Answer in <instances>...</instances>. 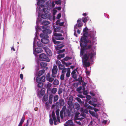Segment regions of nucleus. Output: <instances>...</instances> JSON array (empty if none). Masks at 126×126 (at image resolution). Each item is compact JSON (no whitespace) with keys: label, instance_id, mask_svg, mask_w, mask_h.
I'll return each instance as SVG.
<instances>
[{"label":"nucleus","instance_id":"obj_1","mask_svg":"<svg viewBox=\"0 0 126 126\" xmlns=\"http://www.w3.org/2000/svg\"><path fill=\"white\" fill-rule=\"evenodd\" d=\"M96 31L93 30V31L89 33V35H87V33H83V36L81 37L80 42V45L81 47V42H84L86 44L89 43V44L88 45H86L83 47L85 50H90L92 48V46L96 40V38L95 37Z\"/></svg>","mask_w":126,"mask_h":126},{"label":"nucleus","instance_id":"obj_2","mask_svg":"<svg viewBox=\"0 0 126 126\" xmlns=\"http://www.w3.org/2000/svg\"><path fill=\"white\" fill-rule=\"evenodd\" d=\"M92 47L90 49L91 50L87 52L86 54H85L83 56V58L86 57L88 60L89 59H91L92 58L95 56L96 53L95 51L92 49Z\"/></svg>","mask_w":126,"mask_h":126},{"label":"nucleus","instance_id":"obj_3","mask_svg":"<svg viewBox=\"0 0 126 126\" xmlns=\"http://www.w3.org/2000/svg\"><path fill=\"white\" fill-rule=\"evenodd\" d=\"M40 36L42 38L41 39L42 43L46 44H47L49 43V40L48 39V35H45L44 34L41 33L40 34Z\"/></svg>","mask_w":126,"mask_h":126},{"label":"nucleus","instance_id":"obj_4","mask_svg":"<svg viewBox=\"0 0 126 126\" xmlns=\"http://www.w3.org/2000/svg\"><path fill=\"white\" fill-rule=\"evenodd\" d=\"M48 26L47 27H45L44 26H41V27L43 29L42 32L45 35H48L51 33L52 32L51 30H50L48 29H47Z\"/></svg>","mask_w":126,"mask_h":126},{"label":"nucleus","instance_id":"obj_5","mask_svg":"<svg viewBox=\"0 0 126 126\" xmlns=\"http://www.w3.org/2000/svg\"><path fill=\"white\" fill-rule=\"evenodd\" d=\"M39 57L42 61L48 62H49L50 61L48 56L44 53H42L40 54Z\"/></svg>","mask_w":126,"mask_h":126},{"label":"nucleus","instance_id":"obj_6","mask_svg":"<svg viewBox=\"0 0 126 126\" xmlns=\"http://www.w3.org/2000/svg\"><path fill=\"white\" fill-rule=\"evenodd\" d=\"M58 68L56 65L53 66L52 70V76L53 78H55L56 76V74L57 73Z\"/></svg>","mask_w":126,"mask_h":126},{"label":"nucleus","instance_id":"obj_7","mask_svg":"<svg viewBox=\"0 0 126 126\" xmlns=\"http://www.w3.org/2000/svg\"><path fill=\"white\" fill-rule=\"evenodd\" d=\"M86 58V57H85V58H83V63L84 67H87L90 66V63L89 62H87L88 60Z\"/></svg>","mask_w":126,"mask_h":126},{"label":"nucleus","instance_id":"obj_8","mask_svg":"<svg viewBox=\"0 0 126 126\" xmlns=\"http://www.w3.org/2000/svg\"><path fill=\"white\" fill-rule=\"evenodd\" d=\"M43 48L44 49L45 51L47 54L49 56H51L52 55V52L47 47H44Z\"/></svg>","mask_w":126,"mask_h":126},{"label":"nucleus","instance_id":"obj_9","mask_svg":"<svg viewBox=\"0 0 126 126\" xmlns=\"http://www.w3.org/2000/svg\"><path fill=\"white\" fill-rule=\"evenodd\" d=\"M52 117L53 118V120L54 121V125H57V120L55 117V114L54 111L53 110L52 111Z\"/></svg>","mask_w":126,"mask_h":126},{"label":"nucleus","instance_id":"obj_10","mask_svg":"<svg viewBox=\"0 0 126 126\" xmlns=\"http://www.w3.org/2000/svg\"><path fill=\"white\" fill-rule=\"evenodd\" d=\"M50 74L49 73H48L47 75L46 79L47 81L50 82H51L54 80V79L53 78L50 77Z\"/></svg>","mask_w":126,"mask_h":126},{"label":"nucleus","instance_id":"obj_11","mask_svg":"<svg viewBox=\"0 0 126 126\" xmlns=\"http://www.w3.org/2000/svg\"><path fill=\"white\" fill-rule=\"evenodd\" d=\"M67 104L69 105L68 108L71 109H74V105L73 102H67Z\"/></svg>","mask_w":126,"mask_h":126},{"label":"nucleus","instance_id":"obj_12","mask_svg":"<svg viewBox=\"0 0 126 126\" xmlns=\"http://www.w3.org/2000/svg\"><path fill=\"white\" fill-rule=\"evenodd\" d=\"M47 65V63L45 62H41L40 63V66L42 68H45Z\"/></svg>","mask_w":126,"mask_h":126},{"label":"nucleus","instance_id":"obj_13","mask_svg":"<svg viewBox=\"0 0 126 126\" xmlns=\"http://www.w3.org/2000/svg\"><path fill=\"white\" fill-rule=\"evenodd\" d=\"M66 123L67 125L69 126H74L75 125L72 120H68L66 122Z\"/></svg>","mask_w":126,"mask_h":126},{"label":"nucleus","instance_id":"obj_14","mask_svg":"<svg viewBox=\"0 0 126 126\" xmlns=\"http://www.w3.org/2000/svg\"><path fill=\"white\" fill-rule=\"evenodd\" d=\"M35 51L37 53H39L42 52L43 51V50L42 48L40 47H38L36 48L35 49Z\"/></svg>","mask_w":126,"mask_h":126},{"label":"nucleus","instance_id":"obj_15","mask_svg":"<svg viewBox=\"0 0 126 126\" xmlns=\"http://www.w3.org/2000/svg\"><path fill=\"white\" fill-rule=\"evenodd\" d=\"M58 65L59 69L61 70H62L65 67L64 65H62L61 64V62L59 61H58Z\"/></svg>","mask_w":126,"mask_h":126},{"label":"nucleus","instance_id":"obj_16","mask_svg":"<svg viewBox=\"0 0 126 126\" xmlns=\"http://www.w3.org/2000/svg\"><path fill=\"white\" fill-rule=\"evenodd\" d=\"M75 81H79L78 82L79 83V84H80L82 82L83 80L82 79V77L80 76L77 79H75Z\"/></svg>","mask_w":126,"mask_h":126},{"label":"nucleus","instance_id":"obj_17","mask_svg":"<svg viewBox=\"0 0 126 126\" xmlns=\"http://www.w3.org/2000/svg\"><path fill=\"white\" fill-rule=\"evenodd\" d=\"M45 72V70L43 69L39 71L38 73V76H40L42 75Z\"/></svg>","mask_w":126,"mask_h":126},{"label":"nucleus","instance_id":"obj_18","mask_svg":"<svg viewBox=\"0 0 126 126\" xmlns=\"http://www.w3.org/2000/svg\"><path fill=\"white\" fill-rule=\"evenodd\" d=\"M50 24V22L49 21H46V20L43 21L42 23V24L44 26L47 25H48L49 24Z\"/></svg>","mask_w":126,"mask_h":126},{"label":"nucleus","instance_id":"obj_19","mask_svg":"<svg viewBox=\"0 0 126 126\" xmlns=\"http://www.w3.org/2000/svg\"><path fill=\"white\" fill-rule=\"evenodd\" d=\"M59 103L61 106H63L64 104V102L63 99H61L59 100Z\"/></svg>","mask_w":126,"mask_h":126},{"label":"nucleus","instance_id":"obj_20","mask_svg":"<svg viewBox=\"0 0 126 126\" xmlns=\"http://www.w3.org/2000/svg\"><path fill=\"white\" fill-rule=\"evenodd\" d=\"M53 95L52 94H50L49 96L48 101L50 104H51L52 102V98Z\"/></svg>","mask_w":126,"mask_h":126},{"label":"nucleus","instance_id":"obj_21","mask_svg":"<svg viewBox=\"0 0 126 126\" xmlns=\"http://www.w3.org/2000/svg\"><path fill=\"white\" fill-rule=\"evenodd\" d=\"M72 109L68 108V109L66 110L68 114V115L69 116H70L71 115V112L72 111Z\"/></svg>","mask_w":126,"mask_h":126},{"label":"nucleus","instance_id":"obj_22","mask_svg":"<svg viewBox=\"0 0 126 126\" xmlns=\"http://www.w3.org/2000/svg\"><path fill=\"white\" fill-rule=\"evenodd\" d=\"M88 30V29L87 28V27H85V28L83 30V33H87V35H89V33H90V32H92V31H90V32L89 31L88 32H87V31Z\"/></svg>","mask_w":126,"mask_h":126},{"label":"nucleus","instance_id":"obj_23","mask_svg":"<svg viewBox=\"0 0 126 126\" xmlns=\"http://www.w3.org/2000/svg\"><path fill=\"white\" fill-rule=\"evenodd\" d=\"M53 84L54 85H57L59 84V81L57 79H55L53 82Z\"/></svg>","mask_w":126,"mask_h":126},{"label":"nucleus","instance_id":"obj_24","mask_svg":"<svg viewBox=\"0 0 126 126\" xmlns=\"http://www.w3.org/2000/svg\"><path fill=\"white\" fill-rule=\"evenodd\" d=\"M45 89L44 88H42L40 92V94L42 96L44 95L45 93Z\"/></svg>","mask_w":126,"mask_h":126},{"label":"nucleus","instance_id":"obj_25","mask_svg":"<svg viewBox=\"0 0 126 126\" xmlns=\"http://www.w3.org/2000/svg\"><path fill=\"white\" fill-rule=\"evenodd\" d=\"M41 17L42 18L45 19L47 17V14L46 13L42 14L41 15Z\"/></svg>","mask_w":126,"mask_h":126},{"label":"nucleus","instance_id":"obj_26","mask_svg":"<svg viewBox=\"0 0 126 126\" xmlns=\"http://www.w3.org/2000/svg\"><path fill=\"white\" fill-rule=\"evenodd\" d=\"M65 55V54L63 53L61 54H59L58 56V59L60 60L61 58L64 57Z\"/></svg>","mask_w":126,"mask_h":126},{"label":"nucleus","instance_id":"obj_27","mask_svg":"<svg viewBox=\"0 0 126 126\" xmlns=\"http://www.w3.org/2000/svg\"><path fill=\"white\" fill-rule=\"evenodd\" d=\"M75 108L77 110H79L80 109V105L78 103H75Z\"/></svg>","mask_w":126,"mask_h":126},{"label":"nucleus","instance_id":"obj_28","mask_svg":"<svg viewBox=\"0 0 126 126\" xmlns=\"http://www.w3.org/2000/svg\"><path fill=\"white\" fill-rule=\"evenodd\" d=\"M60 30V28L59 27H57L54 28V33L58 32Z\"/></svg>","mask_w":126,"mask_h":126},{"label":"nucleus","instance_id":"obj_29","mask_svg":"<svg viewBox=\"0 0 126 126\" xmlns=\"http://www.w3.org/2000/svg\"><path fill=\"white\" fill-rule=\"evenodd\" d=\"M53 35L54 36L57 37V38H58V36H62V34L60 33H54Z\"/></svg>","mask_w":126,"mask_h":126},{"label":"nucleus","instance_id":"obj_30","mask_svg":"<svg viewBox=\"0 0 126 126\" xmlns=\"http://www.w3.org/2000/svg\"><path fill=\"white\" fill-rule=\"evenodd\" d=\"M43 83L42 82H39L38 83V87L40 88H41L43 86Z\"/></svg>","mask_w":126,"mask_h":126},{"label":"nucleus","instance_id":"obj_31","mask_svg":"<svg viewBox=\"0 0 126 126\" xmlns=\"http://www.w3.org/2000/svg\"><path fill=\"white\" fill-rule=\"evenodd\" d=\"M37 45L39 47H41L43 46V44L40 41H38L37 42Z\"/></svg>","mask_w":126,"mask_h":126},{"label":"nucleus","instance_id":"obj_32","mask_svg":"<svg viewBox=\"0 0 126 126\" xmlns=\"http://www.w3.org/2000/svg\"><path fill=\"white\" fill-rule=\"evenodd\" d=\"M88 17H85V18H83L82 19V21L84 23H86L88 21Z\"/></svg>","mask_w":126,"mask_h":126},{"label":"nucleus","instance_id":"obj_33","mask_svg":"<svg viewBox=\"0 0 126 126\" xmlns=\"http://www.w3.org/2000/svg\"><path fill=\"white\" fill-rule=\"evenodd\" d=\"M82 89V87L80 86L79 87H78L76 89V91L78 92L79 93L81 94L82 92L80 91Z\"/></svg>","mask_w":126,"mask_h":126},{"label":"nucleus","instance_id":"obj_34","mask_svg":"<svg viewBox=\"0 0 126 126\" xmlns=\"http://www.w3.org/2000/svg\"><path fill=\"white\" fill-rule=\"evenodd\" d=\"M57 89L56 88H53L52 89L51 92L53 94H55L57 92Z\"/></svg>","mask_w":126,"mask_h":126},{"label":"nucleus","instance_id":"obj_35","mask_svg":"<svg viewBox=\"0 0 126 126\" xmlns=\"http://www.w3.org/2000/svg\"><path fill=\"white\" fill-rule=\"evenodd\" d=\"M59 98V96L58 95H56L54 96L53 99L54 102H56L58 100Z\"/></svg>","mask_w":126,"mask_h":126},{"label":"nucleus","instance_id":"obj_36","mask_svg":"<svg viewBox=\"0 0 126 126\" xmlns=\"http://www.w3.org/2000/svg\"><path fill=\"white\" fill-rule=\"evenodd\" d=\"M45 6L44 5H42L40 6L39 8V11H41L43 10Z\"/></svg>","mask_w":126,"mask_h":126},{"label":"nucleus","instance_id":"obj_37","mask_svg":"<svg viewBox=\"0 0 126 126\" xmlns=\"http://www.w3.org/2000/svg\"><path fill=\"white\" fill-rule=\"evenodd\" d=\"M72 58V57H71L66 56L63 59V60L67 61L68 60H70Z\"/></svg>","mask_w":126,"mask_h":126},{"label":"nucleus","instance_id":"obj_38","mask_svg":"<svg viewBox=\"0 0 126 126\" xmlns=\"http://www.w3.org/2000/svg\"><path fill=\"white\" fill-rule=\"evenodd\" d=\"M73 97L72 96H71L69 97V99L67 102H73Z\"/></svg>","mask_w":126,"mask_h":126},{"label":"nucleus","instance_id":"obj_39","mask_svg":"<svg viewBox=\"0 0 126 126\" xmlns=\"http://www.w3.org/2000/svg\"><path fill=\"white\" fill-rule=\"evenodd\" d=\"M62 63L66 65V66H68L69 65H70L72 64V63H66L65 62H63Z\"/></svg>","mask_w":126,"mask_h":126},{"label":"nucleus","instance_id":"obj_40","mask_svg":"<svg viewBox=\"0 0 126 126\" xmlns=\"http://www.w3.org/2000/svg\"><path fill=\"white\" fill-rule=\"evenodd\" d=\"M48 95H44L43 97V99L44 101H47L48 100Z\"/></svg>","mask_w":126,"mask_h":126},{"label":"nucleus","instance_id":"obj_41","mask_svg":"<svg viewBox=\"0 0 126 126\" xmlns=\"http://www.w3.org/2000/svg\"><path fill=\"white\" fill-rule=\"evenodd\" d=\"M76 100L79 103L81 104H82V102L81 100V99L79 97H77Z\"/></svg>","mask_w":126,"mask_h":126},{"label":"nucleus","instance_id":"obj_42","mask_svg":"<svg viewBox=\"0 0 126 126\" xmlns=\"http://www.w3.org/2000/svg\"><path fill=\"white\" fill-rule=\"evenodd\" d=\"M36 81L38 83H39L41 81V78L40 76H38V77H37L36 78Z\"/></svg>","mask_w":126,"mask_h":126},{"label":"nucleus","instance_id":"obj_43","mask_svg":"<svg viewBox=\"0 0 126 126\" xmlns=\"http://www.w3.org/2000/svg\"><path fill=\"white\" fill-rule=\"evenodd\" d=\"M45 77L44 76H42L41 78V81L44 82L45 81Z\"/></svg>","mask_w":126,"mask_h":126},{"label":"nucleus","instance_id":"obj_44","mask_svg":"<svg viewBox=\"0 0 126 126\" xmlns=\"http://www.w3.org/2000/svg\"><path fill=\"white\" fill-rule=\"evenodd\" d=\"M52 41L54 44H58L60 43V42L58 41H56L54 39H52Z\"/></svg>","mask_w":126,"mask_h":126},{"label":"nucleus","instance_id":"obj_45","mask_svg":"<svg viewBox=\"0 0 126 126\" xmlns=\"http://www.w3.org/2000/svg\"><path fill=\"white\" fill-rule=\"evenodd\" d=\"M65 49H63L57 51V53L58 54L63 53L65 51Z\"/></svg>","mask_w":126,"mask_h":126},{"label":"nucleus","instance_id":"obj_46","mask_svg":"<svg viewBox=\"0 0 126 126\" xmlns=\"http://www.w3.org/2000/svg\"><path fill=\"white\" fill-rule=\"evenodd\" d=\"M64 111H63V110H62L60 111V115L61 118L63 117V113Z\"/></svg>","mask_w":126,"mask_h":126},{"label":"nucleus","instance_id":"obj_47","mask_svg":"<svg viewBox=\"0 0 126 126\" xmlns=\"http://www.w3.org/2000/svg\"><path fill=\"white\" fill-rule=\"evenodd\" d=\"M64 46V45H62L61 46H59L57 47V50H60V49H61L62 48H63V47Z\"/></svg>","mask_w":126,"mask_h":126},{"label":"nucleus","instance_id":"obj_48","mask_svg":"<svg viewBox=\"0 0 126 126\" xmlns=\"http://www.w3.org/2000/svg\"><path fill=\"white\" fill-rule=\"evenodd\" d=\"M70 72L69 71H67V73L66 74V76L67 78H68L70 76Z\"/></svg>","mask_w":126,"mask_h":126},{"label":"nucleus","instance_id":"obj_49","mask_svg":"<svg viewBox=\"0 0 126 126\" xmlns=\"http://www.w3.org/2000/svg\"><path fill=\"white\" fill-rule=\"evenodd\" d=\"M62 92L63 91L62 89L61 88H60L58 90V94H60L62 93Z\"/></svg>","mask_w":126,"mask_h":126},{"label":"nucleus","instance_id":"obj_50","mask_svg":"<svg viewBox=\"0 0 126 126\" xmlns=\"http://www.w3.org/2000/svg\"><path fill=\"white\" fill-rule=\"evenodd\" d=\"M49 122L50 124L51 125L53 124V120L51 118H50L49 120Z\"/></svg>","mask_w":126,"mask_h":126},{"label":"nucleus","instance_id":"obj_51","mask_svg":"<svg viewBox=\"0 0 126 126\" xmlns=\"http://www.w3.org/2000/svg\"><path fill=\"white\" fill-rule=\"evenodd\" d=\"M51 84L50 83H48L46 85V88L48 89H49L51 86Z\"/></svg>","mask_w":126,"mask_h":126},{"label":"nucleus","instance_id":"obj_52","mask_svg":"<svg viewBox=\"0 0 126 126\" xmlns=\"http://www.w3.org/2000/svg\"><path fill=\"white\" fill-rule=\"evenodd\" d=\"M89 112L90 114L92 116H94L95 115V112L94 111H91L90 110H89Z\"/></svg>","mask_w":126,"mask_h":126},{"label":"nucleus","instance_id":"obj_53","mask_svg":"<svg viewBox=\"0 0 126 126\" xmlns=\"http://www.w3.org/2000/svg\"><path fill=\"white\" fill-rule=\"evenodd\" d=\"M61 17V13H59L57 16L56 18L57 19H59Z\"/></svg>","mask_w":126,"mask_h":126},{"label":"nucleus","instance_id":"obj_54","mask_svg":"<svg viewBox=\"0 0 126 126\" xmlns=\"http://www.w3.org/2000/svg\"><path fill=\"white\" fill-rule=\"evenodd\" d=\"M64 75L63 74H62L61 75L60 77V79L61 80H63L64 79Z\"/></svg>","mask_w":126,"mask_h":126},{"label":"nucleus","instance_id":"obj_55","mask_svg":"<svg viewBox=\"0 0 126 126\" xmlns=\"http://www.w3.org/2000/svg\"><path fill=\"white\" fill-rule=\"evenodd\" d=\"M62 71V72L63 74H64L66 71V68H64L63 69Z\"/></svg>","mask_w":126,"mask_h":126},{"label":"nucleus","instance_id":"obj_56","mask_svg":"<svg viewBox=\"0 0 126 126\" xmlns=\"http://www.w3.org/2000/svg\"><path fill=\"white\" fill-rule=\"evenodd\" d=\"M25 119V117H23L22 118L21 121L20 122V123H23L24 122V120Z\"/></svg>","mask_w":126,"mask_h":126},{"label":"nucleus","instance_id":"obj_57","mask_svg":"<svg viewBox=\"0 0 126 126\" xmlns=\"http://www.w3.org/2000/svg\"><path fill=\"white\" fill-rule=\"evenodd\" d=\"M59 109H58L56 111V113L57 116H59Z\"/></svg>","mask_w":126,"mask_h":126},{"label":"nucleus","instance_id":"obj_58","mask_svg":"<svg viewBox=\"0 0 126 126\" xmlns=\"http://www.w3.org/2000/svg\"><path fill=\"white\" fill-rule=\"evenodd\" d=\"M72 77L74 79H76L77 78V76L76 74L72 75Z\"/></svg>","mask_w":126,"mask_h":126},{"label":"nucleus","instance_id":"obj_59","mask_svg":"<svg viewBox=\"0 0 126 126\" xmlns=\"http://www.w3.org/2000/svg\"><path fill=\"white\" fill-rule=\"evenodd\" d=\"M80 114V113L79 112H76L75 114V118H77L78 117H79L78 115Z\"/></svg>","mask_w":126,"mask_h":126},{"label":"nucleus","instance_id":"obj_60","mask_svg":"<svg viewBox=\"0 0 126 126\" xmlns=\"http://www.w3.org/2000/svg\"><path fill=\"white\" fill-rule=\"evenodd\" d=\"M80 98H83L85 97L82 94H78L77 95Z\"/></svg>","mask_w":126,"mask_h":126},{"label":"nucleus","instance_id":"obj_61","mask_svg":"<svg viewBox=\"0 0 126 126\" xmlns=\"http://www.w3.org/2000/svg\"><path fill=\"white\" fill-rule=\"evenodd\" d=\"M55 3L57 4L61 5V2L59 0L58 1H56L55 2Z\"/></svg>","mask_w":126,"mask_h":126},{"label":"nucleus","instance_id":"obj_62","mask_svg":"<svg viewBox=\"0 0 126 126\" xmlns=\"http://www.w3.org/2000/svg\"><path fill=\"white\" fill-rule=\"evenodd\" d=\"M47 10L48 9L47 8L44 7V10L43 11L44 13H46L47 12Z\"/></svg>","mask_w":126,"mask_h":126},{"label":"nucleus","instance_id":"obj_63","mask_svg":"<svg viewBox=\"0 0 126 126\" xmlns=\"http://www.w3.org/2000/svg\"><path fill=\"white\" fill-rule=\"evenodd\" d=\"M79 84V83L78 82L77 83H74V85L75 87H77L78 86V85Z\"/></svg>","mask_w":126,"mask_h":126},{"label":"nucleus","instance_id":"obj_64","mask_svg":"<svg viewBox=\"0 0 126 126\" xmlns=\"http://www.w3.org/2000/svg\"><path fill=\"white\" fill-rule=\"evenodd\" d=\"M93 108L92 106L89 105L87 107V108L89 109H90L91 110H92L93 109Z\"/></svg>","mask_w":126,"mask_h":126}]
</instances>
